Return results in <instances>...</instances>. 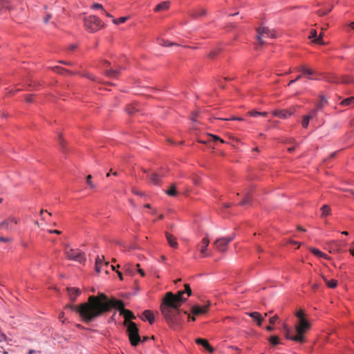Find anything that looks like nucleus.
<instances>
[{
  "label": "nucleus",
  "mask_w": 354,
  "mask_h": 354,
  "mask_svg": "<svg viewBox=\"0 0 354 354\" xmlns=\"http://www.w3.org/2000/svg\"><path fill=\"white\" fill-rule=\"evenodd\" d=\"M184 294L185 292L182 290L176 295L168 292L160 306L162 314L170 327H178L183 322V315H187L186 311L182 312L180 309L181 304L187 300L183 297Z\"/></svg>",
  "instance_id": "nucleus-1"
},
{
  "label": "nucleus",
  "mask_w": 354,
  "mask_h": 354,
  "mask_svg": "<svg viewBox=\"0 0 354 354\" xmlns=\"http://www.w3.org/2000/svg\"><path fill=\"white\" fill-rule=\"evenodd\" d=\"M104 298V294L100 292L95 296H89L86 302L79 305L69 304L65 308L76 312L83 322L89 324L100 317V313L103 311V308L100 305L101 299Z\"/></svg>",
  "instance_id": "nucleus-2"
},
{
  "label": "nucleus",
  "mask_w": 354,
  "mask_h": 354,
  "mask_svg": "<svg viewBox=\"0 0 354 354\" xmlns=\"http://www.w3.org/2000/svg\"><path fill=\"white\" fill-rule=\"evenodd\" d=\"M104 299H101V306L103 308V311L100 313V317L104 314L109 312L112 308L119 310L120 315H122L124 318V325L128 324L129 322L131 319H135L136 316L133 313L128 309L124 308V304L122 300L116 299L114 297L109 298L104 294Z\"/></svg>",
  "instance_id": "nucleus-3"
},
{
  "label": "nucleus",
  "mask_w": 354,
  "mask_h": 354,
  "mask_svg": "<svg viewBox=\"0 0 354 354\" xmlns=\"http://www.w3.org/2000/svg\"><path fill=\"white\" fill-rule=\"evenodd\" d=\"M127 327V332L131 344L133 346H136L141 341L138 328L136 324L133 322H129Z\"/></svg>",
  "instance_id": "nucleus-4"
},
{
  "label": "nucleus",
  "mask_w": 354,
  "mask_h": 354,
  "mask_svg": "<svg viewBox=\"0 0 354 354\" xmlns=\"http://www.w3.org/2000/svg\"><path fill=\"white\" fill-rule=\"evenodd\" d=\"M102 21L96 16L90 15L84 18V26L91 32L97 31L103 26Z\"/></svg>",
  "instance_id": "nucleus-5"
},
{
  "label": "nucleus",
  "mask_w": 354,
  "mask_h": 354,
  "mask_svg": "<svg viewBox=\"0 0 354 354\" xmlns=\"http://www.w3.org/2000/svg\"><path fill=\"white\" fill-rule=\"evenodd\" d=\"M65 254L69 260H73L80 263H84L86 261L85 254L78 249H67L65 250Z\"/></svg>",
  "instance_id": "nucleus-6"
},
{
  "label": "nucleus",
  "mask_w": 354,
  "mask_h": 354,
  "mask_svg": "<svg viewBox=\"0 0 354 354\" xmlns=\"http://www.w3.org/2000/svg\"><path fill=\"white\" fill-rule=\"evenodd\" d=\"M257 39L260 45H263L264 41L263 38L264 37H270L274 38L276 37V33L274 30H270L268 27H259L257 29Z\"/></svg>",
  "instance_id": "nucleus-7"
},
{
  "label": "nucleus",
  "mask_w": 354,
  "mask_h": 354,
  "mask_svg": "<svg viewBox=\"0 0 354 354\" xmlns=\"http://www.w3.org/2000/svg\"><path fill=\"white\" fill-rule=\"evenodd\" d=\"M234 239V235L228 237H222L217 239L213 245L214 248L221 252H225L228 248V244Z\"/></svg>",
  "instance_id": "nucleus-8"
},
{
  "label": "nucleus",
  "mask_w": 354,
  "mask_h": 354,
  "mask_svg": "<svg viewBox=\"0 0 354 354\" xmlns=\"http://www.w3.org/2000/svg\"><path fill=\"white\" fill-rule=\"evenodd\" d=\"M310 324L306 319L299 320V324L295 326L297 335L303 336V334L310 328Z\"/></svg>",
  "instance_id": "nucleus-9"
},
{
  "label": "nucleus",
  "mask_w": 354,
  "mask_h": 354,
  "mask_svg": "<svg viewBox=\"0 0 354 354\" xmlns=\"http://www.w3.org/2000/svg\"><path fill=\"white\" fill-rule=\"evenodd\" d=\"M209 243V239L207 237H204L201 241V243L198 244V247L200 248V252L203 257L209 256V254L207 252Z\"/></svg>",
  "instance_id": "nucleus-10"
},
{
  "label": "nucleus",
  "mask_w": 354,
  "mask_h": 354,
  "mask_svg": "<svg viewBox=\"0 0 354 354\" xmlns=\"http://www.w3.org/2000/svg\"><path fill=\"white\" fill-rule=\"evenodd\" d=\"M283 328L285 330V336L288 339H291L301 343L304 342V337L300 335L297 334L295 336L290 335V330L286 325L283 326Z\"/></svg>",
  "instance_id": "nucleus-11"
},
{
  "label": "nucleus",
  "mask_w": 354,
  "mask_h": 354,
  "mask_svg": "<svg viewBox=\"0 0 354 354\" xmlns=\"http://www.w3.org/2000/svg\"><path fill=\"white\" fill-rule=\"evenodd\" d=\"M66 290L69 299L72 302H74L81 293V290L77 288H67Z\"/></svg>",
  "instance_id": "nucleus-12"
},
{
  "label": "nucleus",
  "mask_w": 354,
  "mask_h": 354,
  "mask_svg": "<svg viewBox=\"0 0 354 354\" xmlns=\"http://www.w3.org/2000/svg\"><path fill=\"white\" fill-rule=\"evenodd\" d=\"M293 112L291 110H279L274 111L273 112V115L282 119L287 118L290 115H291Z\"/></svg>",
  "instance_id": "nucleus-13"
},
{
  "label": "nucleus",
  "mask_w": 354,
  "mask_h": 354,
  "mask_svg": "<svg viewBox=\"0 0 354 354\" xmlns=\"http://www.w3.org/2000/svg\"><path fill=\"white\" fill-rule=\"evenodd\" d=\"M209 304L203 307H201L198 306H194L192 308V313L194 315H198L201 314H204L207 311L208 307Z\"/></svg>",
  "instance_id": "nucleus-14"
},
{
  "label": "nucleus",
  "mask_w": 354,
  "mask_h": 354,
  "mask_svg": "<svg viewBox=\"0 0 354 354\" xmlns=\"http://www.w3.org/2000/svg\"><path fill=\"white\" fill-rule=\"evenodd\" d=\"M251 194H252V190L250 189H245L244 191V196H243V201L239 203L240 205H242V206H244V205H248L251 202Z\"/></svg>",
  "instance_id": "nucleus-15"
},
{
  "label": "nucleus",
  "mask_w": 354,
  "mask_h": 354,
  "mask_svg": "<svg viewBox=\"0 0 354 354\" xmlns=\"http://www.w3.org/2000/svg\"><path fill=\"white\" fill-rule=\"evenodd\" d=\"M165 236L169 245L173 248H177L178 244L176 241V237L168 232L165 233Z\"/></svg>",
  "instance_id": "nucleus-16"
},
{
  "label": "nucleus",
  "mask_w": 354,
  "mask_h": 354,
  "mask_svg": "<svg viewBox=\"0 0 354 354\" xmlns=\"http://www.w3.org/2000/svg\"><path fill=\"white\" fill-rule=\"evenodd\" d=\"M196 343L202 345L206 350H207L210 353H212L214 351V348L209 345L207 340L205 339L198 338L196 339Z\"/></svg>",
  "instance_id": "nucleus-17"
},
{
  "label": "nucleus",
  "mask_w": 354,
  "mask_h": 354,
  "mask_svg": "<svg viewBox=\"0 0 354 354\" xmlns=\"http://www.w3.org/2000/svg\"><path fill=\"white\" fill-rule=\"evenodd\" d=\"M247 315H248L254 321H256L258 326H260L261 325L263 318L261 317V315L259 313L252 312V313H248Z\"/></svg>",
  "instance_id": "nucleus-18"
},
{
  "label": "nucleus",
  "mask_w": 354,
  "mask_h": 354,
  "mask_svg": "<svg viewBox=\"0 0 354 354\" xmlns=\"http://www.w3.org/2000/svg\"><path fill=\"white\" fill-rule=\"evenodd\" d=\"M144 320H147L150 324H152L154 322V315L153 313L149 310H146L142 313Z\"/></svg>",
  "instance_id": "nucleus-19"
},
{
  "label": "nucleus",
  "mask_w": 354,
  "mask_h": 354,
  "mask_svg": "<svg viewBox=\"0 0 354 354\" xmlns=\"http://www.w3.org/2000/svg\"><path fill=\"white\" fill-rule=\"evenodd\" d=\"M207 14V10L205 8H199L197 10H192L190 12V16L193 18H197L201 16H204Z\"/></svg>",
  "instance_id": "nucleus-20"
},
{
  "label": "nucleus",
  "mask_w": 354,
  "mask_h": 354,
  "mask_svg": "<svg viewBox=\"0 0 354 354\" xmlns=\"http://www.w3.org/2000/svg\"><path fill=\"white\" fill-rule=\"evenodd\" d=\"M150 183L154 185H158L160 181V176L156 173H151L148 175Z\"/></svg>",
  "instance_id": "nucleus-21"
},
{
  "label": "nucleus",
  "mask_w": 354,
  "mask_h": 354,
  "mask_svg": "<svg viewBox=\"0 0 354 354\" xmlns=\"http://www.w3.org/2000/svg\"><path fill=\"white\" fill-rule=\"evenodd\" d=\"M170 3L169 1H163L158 5H157L154 9L156 12H160L163 10H166L169 8Z\"/></svg>",
  "instance_id": "nucleus-22"
},
{
  "label": "nucleus",
  "mask_w": 354,
  "mask_h": 354,
  "mask_svg": "<svg viewBox=\"0 0 354 354\" xmlns=\"http://www.w3.org/2000/svg\"><path fill=\"white\" fill-rule=\"evenodd\" d=\"M119 73H120V71L117 69L116 70L110 69V70H106L104 71L105 75H106L109 77L116 78L118 77V75H119Z\"/></svg>",
  "instance_id": "nucleus-23"
},
{
  "label": "nucleus",
  "mask_w": 354,
  "mask_h": 354,
  "mask_svg": "<svg viewBox=\"0 0 354 354\" xmlns=\"http://www.w3.org/2000/svg\"><path fill=\"white\" fill-rule=\"evenodd\" d=\"M310 250L312 252V253H313L315 255H316L319 257H323L324 259H328L327 254L323 253L319 250H318L317 248H310Z\"/></svg>",
  "instance_id": "nucleus-24"
},
{
  "label": "nucleus",
  "mask_w": 354,
  "mask_h": 354,
  "mask_svg": "<svg viewBox=\"0 0 354 354\" xmlns=\"http://www.w3.org/2000/svg\"><path fill=\"white\" fill-rule=\"evenodd\" d=\"M53 70L55 72L60 73V74H64V73H67V74H70V75L73 74L72 72H71L70 71L64 69L60 66H55L53 68Z\"/></svg>",
  "instance_id": "nucleus-25"
},
{
  "label": "nucleus",
  "mask_w": 354,
  "mask_h": 354,
  "mask_svg": "<svg viewBox=\"0 0 354 354\" xmlns=\"http://www.w3.org/2000/svg\"><path fill=\"white\" fill-rule=\"evenodd\" d=\"M324 281L326 282L327 286L330 288H335L337 285V281L336 280H327L324 276L322 277Z\"/></svg>",
  "instance_id": "nucleus-26"
},
{
  "label": "nucleus",
  "mask_w": 354,
  "mask_h": 354,
  "mask_svg": "<svg viewBox=\"0 0 354 354\" xmlns=\"http://www.w3.org/2000/svg\"><path fill=\"white\" fill-rule=\"evenodd\" d=\"M166 193H167V194H168L170 196H176L177 195V194H178V192L176 191V185L174 184H172L170 186L169 189H168L166 192Z\"/></svg>",
  "instance_id": "nucleus-27"
},
{
  "label": "nucleus",
  "mask_w": 354,
  "mask_h": 354,
  "mask_svg": "<svg viewBox=\"0 0 354 354\" xmlns=\"http://www.w3.org/2000/svg\"><path fill=\"white\" fill-rule=\"evenodd\" d=\"M354 104V96L348 97L342 100L340 103L342 106H348Z\"/></svg>",
  "instance_id": "nucleus-28"
},
{
  "label": "nucleus",
  "mask_w": 354,
  "mask_h": 354,
  "mask_svg": "<svg viewBox=\"0 0 354 354\" xmlns=\"http://www.w3.org/2000/svg\"><path fill=\"white\" fill-rule=\"evenodd\" d=\"M321 210L322 212V215L323 216H328L330 213V208L328 205H324L322 207Z\"/></svg>",
  "instance_id": "nucleus-29"
},
{
  "label": "nucleus",
  "mask_w": 354,
  "mask_h": 354,
  "mask_svg": "<svg viewBox=\"0 0 354 354\" xmlns=\"http://www.w3.org/2000/svg\"><path fill=\"white\" fill-rule=\"evenodd\" d=\"M328 82L339 83V77L334 75H329L325 77Z\"/></svg>",
  "instance_id": "nucleus-30"
},
{
  "label": "nucleus",
  "mask_w": 354,
  "mask_h": 354,
  "mask_svg": "<svg viewBox=\"0 0 354 354\" xmlns=\"http://www.w3.org/2000/svg\"><path fill=\"white\" fill-rule=\"evenodd\" d=\"M327 103V101L326 98L324 96L320 97V100L319 103L317 104V109H322L323 106Z\"/></svg>",
  "instance_id": "nucleus-31"
},
{
  "label": "nucleus",
  "mask_w": 354,
  "mask_h": 354,
  "mask_svg": "<svg viewBox=\"0 0 354 354\" xmlns=\"http://www.w3.org/2000/svg\"><path fill=\"white\" fill-rule=\"evenodd\" d=\"M310 119H312V116H308V115L304 116L303 120L301 122V124L304 128L308 127L309 121Z\"/></svg>",
  "instance_id": "nucleus-32"
},
{
  "label": "nucleus",
  "mask_w": 354,
  "mask_h": 354,
  "mask_svg": "<svg viewBox=\"0 0 354 354\" xmlns=\"http://www.w3.org/2000/svg\"><path fill=\"white\" fill-rule=\"evenodd\" d=\"M269 342L272 344V345H277L279 344H280V341H279V339L277 336L276 335H272L269 338Z\"/></svg>",
  "instance_id": "nucleus-33"
},
{
  "label": "nucleus",
  "mask_w": 354,
  "mask_h": 354,
  "mask_svg": "<svg viewBox=\"0 0 354 354\" xmlns=\"http://www.w3.org/2000/svg\"><path fill=\"white\" fill-rule=\"evenodd\" d=\"M353 82L351 78L348 76H344L342 78H339V83L342 84H350Z\"/></svg>",
  "instance_id": "nucleus-34"
},
{
  "label": "nucleus",
  "mask_w": 354,
  "mask_h": 354,
  "mask_svg": "<svg viewBox=\"0 0 354 354\" xmlns=\"http://www.w3.org/2000/svg\"><path fill=\"white\" fill-rule=\"evenodd\" d=\"M332 9H333V6H330L327 9L317 10V13L319 16L322 17V16H324V15H326L327 13L330 12L332 10Z\"/></svg>",
  "instance_id": "nucleus-35"
},
{
  "label": "nucleus",
  "mask_w": 354,
  "mask_h": 354,
  "mask_svg": "<svg viewBox=\"0 0 354 354\" xmlns=\"http://www.w3.org/2000/svg\"><path fill=\"white\" fill-rule=\"evenodd\" d=\"M5 229L6 230H9V220H5L2 222H0V230Z\"/></svg>",
  "instance_id": "nucleus-36"
},
{
  "label": "nucleus",
  "mask_w": 354,
  "mask_h": 354,
  "mask_svg": "<svg viewBox=\"0 0 354 354\" xmlns=\"http://www.w3.org/2000/svg\"><path fill=\"white\" fill-rule=\"evenodd\" d=\"M324 35V31H322V32L319 34V37L317 38H315L313 41L317 44H324V41L322 39Z\"/></svg>",
  "instance_id": "nucleus-37"
},
{
  "label": "nucleus",
  "mask_w": 354,
  "mask_h": 354,
  "mask_svg": "<svg viewBox=\"0 0 354 354\" xmlns=\"http://www.w3.org/2000/svg\"><path fill=\"white\" fill-rule=\"evenodd\" d=\"M127 19H128L127 17H120L118 19H114L113 20V22L115 24H120L124 23Z\"/></svg>",
  "instance_id": "nucleus-38"
},
{
  "label": "nucleus",
  "mask_w": 354,
  "mask_h": 354,
  "mask_svg": "<svg viewBox=\"0 0 354 354\" xmlns=\"http://www.w3.org/2000/svg\"><path fill=\"white\" fill-rule=\"evenodd\" d=\"M160 45H161L162 46H178V44H176V43H172V42H169V41H165V40H161L160 41Z\"/></svg>",
  "instance_id": "nucleus-39"
},
{
  "label": "nucleus",
  "mask_w": 354,
  "mask_h": 354,
  "mask_svg": "<svg viewBox=\"0 0 354 354\" xmlns=\"http://www.w3.org/2000/svg\"><path fill=\"white\" fill-rule=\"evenodd\" d=\"M101 263L102 261L100 257H97L95 259V270L97 272H100L101 271Z\"/></svg>",
  "instance_id": "nucleus-40"
},
{
  "label": "nucleus",
  "mask_w": 354,
  "mask_h": 354,
  "mask_svg": "<svg viewBox=\"0 0 354 354\" xmlns=\"http://www.w3.org/2000/svg\"><path fill=\"white\" fill-rule=\"evenodd\" d=\"M126 111L128 113V114L132 115L138 110L134 106L129 105L127 107Z\"/></svg>",
  "instance_id": "nucleus-41"
},
{
  "label": "nucleus",
  "mask_w": 354,
  "mask_h": 354,
  "mask_svg": "<svg viewBox=\"0 0 354 354\" xmlns=\"http://www.w3.org/2000/svg\"><path fill=\"white\" fill-rule=\"evenodd\" d=\"M91 178H92V176L91 175H88L87 177H86V183L87 185L92 189L95 188V185H94V183L91 181Z\"/></svg>",
  "instance_id": "nucleus-42"
},
{
  "label": "nucleus",
  "mask_w": 354,
  "mask_h": 354,
  "mask_svg": "<svg viewBox=\"0 0 354 354\" xmlns=\"http://www.w3.org/2000/svg\"><path fill=\"white\" fill-rule=\"evenodd\" d=\"M314 74H316V73L315 71H313V70L308 68H306L304 73V75H306L307 77L309 79H311V77L310 76L313 75Z\"/></svg>",
  "instance_id": "nucleus-43"
},
{
  "label": "nucleus",
  "mask_w": 354,
  "mask_h": 354,
  "mask_svg": "<svg viewBox=\"0 0 354 354\" xmlns=\"http://www.w3.org/2000/svg\"><path fill=\"white\" fill-rule=\"evenodd\" d=\"M8 8V0H0V11L3 8Z\"/></svg>",
  "instance_id": "nucleus-44"
},
{
  "label": "nucleus",
  "mask_w": 354,
  "mask_h": 354,
  "mask_svg": "<svg viewBox=\"0 0 354 354\" xmlns=\"http://www.w3.org/2000/svg\"><path fill=\"white\" fill-rule=\"evenodd\" d=\"M296 316L298 317L299 320L305 319H304V313L302 310H299L296 313Z\"/></svg>",
  "instance_id": "nucleus-45"
},
{
  "label": "nucleus",
  "mask_w": 354,
  "mask_h": 354,
  "mask_svg": "<svg viewBox=\"0 0 354 354\" xmlns=\"http://www.w3.org/2000/svg\"><path fill=\"white\" fill-rule=\"evenodd\" d=\"M185 293H187L188 296H190L192 295V290L190 288V286L189 284H185Z\"/></svg>",
  "instance_id": "nucleus-46"
},
{
  "label": "nucleus",
  "mask_w": 354,
  "mask_h": 354,
  "mask_svg": "<svg viewBox=\"0 0 354 354\" xmlns=\"http://www.w3.org/2000/svg\"><path fill=\"white\" fill-rule=\"evenodd\" d=\"M34 97L35 95L33 94H29L28 95H26V101L28 102V103H31L33 102V100H34Z\"/></svg>",
  "instance_id": "nucleus-47"
},
{
  "label": "nucleus",
  "mask_w": 354,
  "mask_h": 354,
  "mask_svg": "<svg viewBox=\"0 0 354 354\" xmlns=\"http://www.w3.org/2000/svg\"><path fill=\"white\" fill-rule=\"evenodd\" d=\"M309 38L310 39H315V38H317L316 30L312 29L310 30Z\"/></svg>",
  "instance_id": "nucleus-48"
},
{
  "label": "nucleus",
  "mask_w": 354,
  "mask_h": 354,
  "mask_svg": "<svg viewBox=\"0 0 354 354\" xmlns=\"http://www.w3.org/2000/svg\"><path fill=\"white\" fill-rule=\"evenodd\" d=\"M91 8H92V9H100V10H104L102 5V4H100V3H93V4L91 6Z\"/></svg>",
  "instance_id": "nucleus-49"
},
{
  "label": "nucleus",
  "mask_w": 354,
  "mask_h": 354,
  "mask_svg": "<svg viewBox=\"0 0 354 354\" xmlns=\"http://www.w3.org/2000/svg\"><path fill=\"white\" fill-rule=\"evenodd\" d=\"M218 54V51L216 50H214L212 51H211L209 54H208V57L210 58V59H214L216 55Z\"/></svg>",
  "instance_id": "nucleus-50"
},
{
  "label": "nucleus",
  "mask_w": 354,
  "mask_h": 354,
  "mask_svg": "<svg viewBox=\"0 0 354 354\" xmlns=\"http://www.w3.org/2000/svg\"><path fill=\"white\" fill-rule=\"evenodd\" d=\"M319 109H317V108L312 110L310 111V113L309 115H307L308 116H312V118H315L317 114V111H318Z\"/></svg>",
  "instance_id": "nucleus-51"
},
{
  "label": "nucleus",
  "mask_w": 354,
  "mask_h": 354,
  "mask_svg": "<svg viewBox=\"0 0 354 354\" xmlns=\"http://www.w3.org/2000/svg\"><path fill=\"white\" fill-rule=\"evenodd\" d=\"M278 318H279V317H278V316H277V315H274V316H273V317H270V318L269 319V322H270V324H274L276 322V321L278 319Z\"/></svg>",
  "instance_id": "nucleus-52"
},
{
  "label": "nucleus",
  "mask_w": 354,
  "mask_h": 354,
  "mask_svg": "<svg viewBox=\"0 0 354 354\" xmlns=\"http://www.w3.org/2000/svg\"><path fill=\"white\" fill-rule=\"evenodd\" d=\"M306 67L304 65H301L297 68V71L301 72L303 74L306 70Z\"/></svg>",
  "instance_id": "nucleus-53"
},
{
  "label": "nucleus",
  "mask_w": 354,
  "mask_h": 354,
  "mask_svg": "<svg viewBox=\"0 0 354 354\" xmlns=\"http://www.w3.org/2000/svg\"><path fill=\"white\" fill-rule=\"evenodd\" d=\"M301 78V75H299L295 79L290 81V82L288 83V86H290L292 84L295 83V82H297V80H300Z\"/></svg>",
  "instance_id": "nucleus-54"
},
{
  "label": "nucleus",
  "mask_w": 354,
  "mask_h": 354,
  "mask_svg": "<svg viewBox=\"0 0 354 354\" xmlns=\"http://www.w3.org/2000/svg\"><path fill=\"white\" fill-rule=\"evenodd\" d=\"M248 113L252 117H257L260 115L259 112L257 111H250Z\"/></svg>",
  "instance_id": "nucleus-55"
},
{
  "label": "nucleus",
  "mask_w": 354,
  "mask_h": 354,
  "mask_svg": "<svg viewBox=\"0 0 354 354\" xmlns=\"http://www.w3.org/2000/svg\"><path fill=\"white\" fill-rule=\"evenodd\" d=\"M48 232L50 234H62V232L59 231V230H48Z\"/></svg>",
  "instance_id": "nucleus-56"
},
{
  "label": "nucleus",
  "mask_w": 354,
  "mask_h": 354,
  "mask_svg": "<svg viewBox=\"0 0 354 354\" xmlns=\"http://www.w3.org/2000/svg\"><path fill=\"white\" fill-rule=\"evenodd\" d=\"M210 136L213 138V140L214 141H217V140H219L221 142L223 143L224 142V140H222L221 138H218V136H214V135H210Z\"/></svg>",
  "instance_id": "nucleus-57"
},
{
  "label": "nucleus",
  "mask_w": 354,
  "mask_h": 354,
  "mask_svg": "<svg viewBox=\"0 0 354 354\" xmlns=\"http://www.w3.org/2000/svg\"><path fill=\"white\" fill-rule=\"evenodd\" d=\"M136 267L138 268V272L140 274L142 277H144L145 275V272L143 270L140 268V265L136 264Z\"/></svg>",
  "instance_id": "nucleus-58"
},
{
  "label": "nucleus",
  "mask_w": 354,
  "mask_h": 354,
  "mask_svg": "<svg viewBox=\"0 0 354 354\" xmlns=\"http://www.w3.org/2000/svg\"><path fill=\"white\" fill-rule=\"evenodd\" d=\"M0 241L7 243L10 241V239L3 236H0Z\"/></svg>",
  "instance_id": "nucleus-59"
},
{
  "label": "nucleus",
  "mask_w": 354,
  "mask_h": 354,
  "mask_svg": "<svg viewBox=\"0 0 354 354\" xmlns=\"http://www.w3.org/2000/svg\"><path fill=\"white\" fill-rule=\"evenodd\" d=\"M50 18H51V15H49V14L46 15V16L44 19V23L47 24Z\"/></svg>",
  "instance_id": "nucleus-60"
},
{
  "label": "nucleus",
  "mask_w": 354,
  "mask_h": 354,
  "mask_svg": "<svg viewBox=\"0 0 354 354\" xmlns=\"http://www.w3.org/2000/svg\"><path fill=\"white\" fill-rule=\"evenodd\" d=\"M8 220H9V224L10 223H14L15 224L17 223V221L15 218H9Z\"/></svg>",
  "instance_id": "nucleus-61"
},
{
  "label": "nucleus",
  "mask_w": 354,
  "mask_h": 354,
  "mask_svg": "<svg viewBox=\"0 0 354 354\" xmlns=\"http://www.w3.org/2000/svg\"><path fill=\"white\" fill-rule=\"evenodd\" d=\"M76 48H77V46L75 44H71V45L69 46L68 48H69L70 50H73Z\"/></svg>",
  "instance_id": "nucleus-62"
},
{
  "label": "nucleus",
  "mask_w": 354,
  "mask_h": 354,
  "mask_svg": "<svg viewBox=\"0 0 354 354\" xmlns=\"http://www.w3.org/2000/svg\"><path fill=\"white\" fill-rule=\"evenodd\" d=\"M87 77H88V78H89V79H91V80H92L93 81L96 80L95 77L93 75H91V74H88L87 75Z\"/></svg>",
  "instance_id": "nucleus-63"
},
{
  "label": "nucleus",
  "mask_w": 354,
  "mask_h": 354,
  "mask_svg": "<svg viewBox=\"0 0 354 354\" xmlns=\"http://www.w3.org/2000/svg\"><path fill=\"white\" fill-rule=\"evenodd\" d=\"M266 328L268 331H272L274 330V328L271 326H266Z\"/></svg>",
  "instance_id": "nucleus-64"
}]
</instances>
